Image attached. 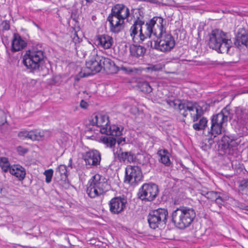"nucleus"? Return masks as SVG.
Returning a JSON list of instances; mask_svg holds the SVG:
<instances>
[{"label":"nucleus","mask_w":248,"mask_h":248,"mask_svg":"<svg viewBox=\"0 0 248 248\" xmlns=\"http://www.w3.org/2000/svg\"><path fill=\"white\" fill-rule=\"evenodd\" d=\"M166 20L161 16H154L145 23L142 18L137 17L129 29L130 36L134 43H142L147 38L155 37V32Z\"/></svg>","instance_id":"f257e3e1"},{"label":"nucleus","mask_w":248,"mask_h":248,"mask_svg":"<svg viewBox=\"0 0 248 248\" xmlns=\"http://www.w3.org/2000/svg\"><path fill=\"white\" fill-rule=\"evenodd\" d=\"M230 119V109L228 106L224 108L220 112L212 116L210 129L202 146L204 150L210 149L212 145L218 140L217 136L221 133L222 128L227 125Z\"/></svg>","instance_id":"f03ea898"},{"label":"nucleus","mask_w":248,"mask_h":248,"mask_svg":"<svg viewBox=\"0 0 248 248\" xmlns=\"http://www.w3.org/2000/svg\"><path fill=\"white\" fill-rule=\"evenodd\" d=\"M130 14L129 9L124 4L118 3L112 6L107 17L110 31L114 33L121 31L124 28V20L129 17Z\"/></svg>","instance_id":"7ed1b4c3"},{"label":"nucleus","mask_w":248,"mask_h":248,"mask_svg":"<svg viewBox=\"0 0 248 248\" xmlns=\"http://www.w3.org/2000/svg\"><path fill=\"white\" fill-rule=\"evenodd\" d=\"M196 217V212L193 207L183 205L172 212L170 220L176 228L184 230L190 226Z\"/></svg>","instance_id":"20e7f679"},{"label":"nucleus","mask_w":248,"mask_h":248,"mask_svg":"<svg viewBox=\"0 0 248 248\" xmlns=\"http://www.w3.org/2000/svg\"><path fill=\"white\" fill-rule=\"evenodd\" d=\"M232 42L227 34L219 29L213 30L209 35L208 46L218 53H229Z\"/></svg>","instance_id":"39448f33"},{"label":"nucleus","mask_w":248,"mask_h":248,"mask_svg":"<svg viewBox=\"0 0 248 248\" xmlns=\"http://www.w3.org/2000/svg\"><path fill=\"white\" fill-rule=\"evenodd\" d=\"M108 117L99 113H94L90 120V124L92 125H96L100 127V132L102 134L112 136H120L122 135L124 127L113 124L108 125Z\"/></svg>","instance_id":"423d86ee"},{"label":"nucleus","mask_w":248,"mask_h":248,"mask_svg":"<svg viewBox=\"0 0 248 248\" xmlns=\"http://www.w3.org/2000/svg\"><path fill=\"white\" fill-rule=\"evenodd\" d=\"M163 23L157 31L155 32V37L153 38L154 46L153 48L162 52L170 51L174 47L175 42L173 36L167 32Z\"/></svg>","instance_id":"0eeeda50"},{"label":"nucleus","mask_w":248,"mask_h":248,"mask_svg":"<svg viewBox=\"0 0 248 248\" xmlns=\"http://www.w3.org/2000/svg\"><path fill=\"white\" fill-rule=\"evenodd\" d=\"M45 57L43 50L33 47L26 51L23 56L22 63L30 72L34 73L44 64Z\"/></svg>","instance_id":"6e6552de"},{"label":"nucleus","mask_w":248,"mask_h":248,"mask_svg":"<svg viewBox=\"0 0 248 248\" xmlns=\"http://www.w3.org/2000/svg\"><path fill=\"white\" fill-rule=\"evenodd\" d=\"M205 105L206 107L204 109L203 106H201L196 101L182 100V102L179 104V111L184 117H186L188 116V111L191 112L195 109L196 114L190 113V115L193 122H196L202 117L207 108L209 107L207 104H205Z\"/></svg>","instance_id":"1a4fd4ad"},{"label":"nucleus","mask_w":248,"mask_h":248,"mask_svg":"<svg viewBox=\"0 0 248 248\" xmlns=\"http://www.w3.org/2000/svg\"><path fill=\"white\" fill-rule=\"evenodd\" d=\"M168 217V211L167 209L158 208L151 211L147 217L149 227L155 230L160 226L165 225Z\"/></svg>","instance_id":"9d476101"},{"label":"nucleus","mask_w":248,"mask_h":248,"mask_svg":"<svg viewBox=\"0 0 248 248\" xmlns=\"http://www.w3.org/2000/svg\"><path fill=\"white\" fill-rule=\"evenodd\" d=\"M240 140L235 135L224 134L218 141V147L224 154L231 155L236 150Z\"/></svg>","instance_id":"9b49d317"},{"label":"nucleus","mask_w":248,"mask_h":248,"mask_svg":"<svg viewBox=\"0 0 248 248\" xmlns=\"http://www.w3.org/2000/svg\"><path fill=\"white\" fill-rule=\"evenodd\" d=\"M159 193L158 186L153 183H144L139 189L138 195L142 201H153Z\"/></svg>","instance_id":"f8f14e48"},{"label":"nucleus","mask_w":248,"mask_h":248,"mask_svg":"<svg viewBox=\"0 0 248 248\" xmlns=\"http://www.w3.org/2000/svg\"><path fill=\"white\" fill-rule=\"evenodd\" d=\"M143 175L140 167L137 166H127L125 170L124 183L136 186L142 180Z\"/></svg>","instance_id":"ddd939ff"},{"label":"nucleus","mask_w":248,"mask_h":248,"mask_svg":"<svg viewBox=\"0 0 248 248\" xmlns=\"http://www.w3.org/2000/svg\"><path fill=\"white\" fill-rule=\"evenodd\" d=\"M103 57L97 54L93 56L86 62V68L89 69L90 72L80 73L81 78L87 77L90 75L98 73L102 69Z\"/></svg>","instance_id":"4468645a"},{"label":"nucleus","mask_w":248,"mask_h":248,"mask_svg":"<svg viewBox=\"0 0 248 248\" xmlns=\"http://www.w3.org/2000/svg\"><path fill=\"white\" fill-rule=\"evenodd\" d=\"M127 199L124 196L114 197L108 203L110 212L113 214L118 215L124 211Z\"/></svg>","instance_id":"2eb2a0df"},{"label":"nucleus","mask_w":248,"mask_h":248,"mask_svg":"<svg viewBox=\"0 0 248 248\" xmlns=\"http://www.w3.org/2000/svg\"><path fill=\"white\" fill-rule=\"evenodd\" d=\"M90 180L101 194L108 190L109 186L106 179L100 174H95Z\"/></svg>","instance_id":"dca6fc26"},{"label":"nucleus","mask_w":248,"mask_h":248,"mask_svg":"<svg viewBox=\"0 0 248 248\" xmlns=\"http://www.w3.org/2000/svg\"><path fill=\"white\" fill-rule=\"evenodd\" d=\"M83 158L86 165L97 166L100 164L101 155L97 150H92L87 152L83 156Z\"/></svg>","instance_id":"f3484780"},{"label":"nucleus","mask_w":248,"mask_h":248,"mask_svg":"<svg viewBox=\"0 0 248 248\" xmlns=\"http://www.w3.org/2000/svg\"><path fill=\"white\" fill-rule=\"evenodd\" d=\"M114 154L120 162H127L130 163L135 162L136 159L134 153L132 152H124L121 148Z\"/></svg>","instance_id":"a211bd4d"},{"label":"nucleus","mask_w":248,"mask_h":248,"mask_svg":"<svg viewBox=\"0 0 248 248\" xmlns=\"http://www.w3.org/2000/svg\"><path fill=\"white\" fill-rule=\"evenodd\" d=\"M97 45L107 49L111 48L114 41L111 36L108 34H100L96 36Z\"/></svg>","instance_id":"6ab92c4d"},{"label":"nucleus","mask_w":248,"mask_h":248,"mask_svg":"<svg viewBox=\"0 0 248 248\" xmlns=\"http://www.w3.org/2000/svg\"><path fill=\"white\" fill-rule=\"evenodd\" d=\"M27 46V43L21 38L18 33H14L12 42L11 50L12 52L18 51Z\"/></svg>","instance_id":"aec40b11"},{"label":"nucleus","mask_w":248,"mask_h":248,"mask_svg":"<svg viewBox=\"0 0 248 248\" xmlns=\"http://www.w3.org/2000/svg\"><path fill=\"white\" fill-rule=\"evenodd\" d=\"M102 69L109 74L117 73L120 70V67L112 60L104 57H103Z\"/></svg>","instance_id":"412c9836"},{"label":"nucleus","mask_w":248,"mask_h":248,"mask_svg":"<svg viewBox=\"0 0 248 248\" xmlns=\"http://www.w3.org/2000/svg\"><path fill=\"white\" fill-rule=\"evenodd\" d=\"M234 45L239 47L241 45H244L248 47V33L245 30H242L238 31L235 38Z\"/></svg>","instance_id":"4be33fe9"},{"label":"nucleus","mask_w":248,"mask_h":248,"mask_svg":"<svg viewBox=\"0 0 248 248\" xmlns=\"http://www.w3.org/2000/svg\"><path fill=\"white\" fill-rule=\"evenodd\" d=\"M248 120V111L241 108H237L235 110L234 121H236L237 124L240 126L245 124L246 121Z\"/></svg>","instance_id":"5701e85b"},{"label":"nucleus","mask_w":248,"mask_h":248,"mask_svg":"<svg viewBox=\"0 0 248 248\" xmlns=\"http://www.w3.org/2000/svg\"><path fill=\"white\" fill-rule=\"evenodd\" d=\"M10 173L17 177L19 181H22L25 177V169L19 165H14L9 169Z\"/></svg>","instance_id":"b1692460"},{"label":"nucleus","mask_w":248,"mask_h":248,"mask_svg":"<svg viewBox=\"0 0 248 248\" xmlns=\"http://www.w3.org/2000/svg\"><path fill=\"white\" fill-rule=\"evenodd\" d=\"M26 139H30L34 140H41L44 137L43 132L39 130L26 131Z\"/></svg>","instance_id":"393cba45"},{"label":"nucleus","mask_w":248,"mask_h":248,"mask_svg":"<svg viewBox=\"0 0 248 248\" xmlns=\"http://www.w3.org/2000/svg\"><path fill=\"white\" fill-rule=\"evenodd\" d=\"M130 54L132 56L139 58L143 56L146 51V49L140 45H133L130 48Z\"/></svg>","instance_id":"a878e982"},{"label":"nucleus","mask_w":248,"mask_h":248,"mask_svg":"<svg viewBox=\"0 0 248 248\" xmlns=\"http://www.w3.org/2000/svg\"><path fill=\"white\" fill-rule=\"evenodd\" d=\"M87 193L91 198H94L101 195L99 192L98 190L97 189V188L95 187V186L93 185V183L90 180L89 181L87 186Z\"/></svg>","instance_id":"bb28decb"},{"label":"nucleus","mask_w":248,"mask_h":248,"mask_svg":"<svg viewBox=\"0 0 248 248\" xmlns=\"http://www.w3.org/2000/svg\"><path fill=\"white\" fill-rule=\"evenodd\" d=\"M208 120L206 118L202 117L200 118L199 122L193 124V128L196 131H200L205 129L207 127Z\"/></svg>","instance_id":"cd10ccee"},{"label":"nucleus","mask_w":248,"mask_h":248,"mask_svg":"<svg viewBox=\"0 0 248 248\" xmlns=\"http://www.w3.org/2000/svg\"><path fill=\"white\" fill-rule=\"evenodd\" d=\"M0 167L4 172L9 171V169L11 168V167L10 166L8 160L6 157L0 158Z\"/></svg>","instance_id":"c85d7f7f"},{"label":"nucleus","mask_w":248,"mask_h":248,"mask_svg":"<svg viewBox=\"0 0 248 248\" xmlns=\"http://www.w3.org/2000/svg\"><path fill=\"white\" fill-rule=\"evenodd\" d=\"M103 142L110 148L113 147L116 142V139L112 137H104L102 139Z\"/></svg>","instance_id":"c756f323"},{"label":"nucleus","mask_w":248,"mask_h":248,"mask_svg":"<svg viewBox=\"0 0 248 248\" xmlns=\"http://www.w3.org/2000/svg\"><path fill=\"white\" fill-rule=\"evenodd\" d=\"M56 173H58L62 179L66 178L67 177V167L64 165H60L56 170Z\"/></svg>","instance_id":"7c9ffc66"},{"label":"nucleus","mask_w":248,"mask_h":248,"mask_svg":"<svg viewBox=\"0 0 248 248\" xmlns=\"http://www.w3.org/2000/svg\"><path fill=\"white\" fill-rule=\"evenodd\" d=\"M139 87L141 91L145 93H149L152 91V88L150 85L149 82L147 81H144L140 83L139 84Z\"/></svg>","instance_id":"2f4dec72"},{"label":"nucleus","mask_w":248,"mask_h":248,"mask_svg":"<svg viewBox=\"0 0 248 248\" xmlns=\"http://www.w3.org/2000/svg\"><path fill=\"white\" fill-rule=\"evenodd\" d=\"M228 200V197L222 193H219L217 196V198H216L215 201L217 204L220 205H222L224 204L225 201Z\"/></svg>","instance_id":"473e14b6"},{"label":"nucleus","mask_w":248,"mask_h":248,"mask_svg":"<svg viewBox=\"0 0 248 248\" xmlns=\"http://www.w3.org/2000/svg\"><path fill=\"white\" fill-rule=\"evenodd\" d=\"M203 192H204L202 191V194L204 195L207 199L211 201H215L219 193L218 192L214 191H207L205 192V193H203Z\"/></svg>","instance_id":"72a5a7b5"},{"label":"nucleus","mask_w":248,"mask_h":248,"mask_svg":"<svg viewBox=\"0 0 248 248\" xmlns=\"http://www.w3.org/2000/svg\"><path fill=\"white\" fill-rule=\"evenodd\" d=\"M161 151H160L161 152ZM160 156V161L162 163L166 166H170L171 164L169 156L167 155H162L161 153H159Z\"/></svg>","instance_id":"f704fd0d"},{"label":"nucleus","mask_w":248,"mask_h":248,"mask_svg":"<svg viewBox=\"0 0 248 248\" xmlns=\"http://www.w3.org/2000/svg\"><path fill=\"white\" fill-rule=\"evenodd\" d=\"M46 176V182L49 183L51 181L52 177L53 174V170L52 169H48L46 170L44 173Z\"/></svg>","instance_id":"c9c22d12"},{"label":"nucleus","mask_w":248,"mask_h":248,"mask_svg":"<svg viewBox=\"0 0 248 248\" xmlns=\"http://www.w3.org/2000/svg\"><path fill=\"white\" fill-rule=\"evenodd\" d=\"M182 102V100H172L170 99H168L166 100V102L167 104L170 107H173L174 108H177L179 110V104Z\"/></svg>","instance_id":"e433bc0d"},{"label":"nucleus","mask_w":248,"mask_h":248,"mask_svg":"<svg viewBox=\"0 0 248 248\" xmlns=\"http://www.w3.org/2000/svg\"><path fill=\"white\" fill-rule=\"evenodd\" d=\"M245 124L240 126L239 131H241L240 134L243 136H247L248 135V120L245 123Z\"/></svg>","instance_id":"4c0bfd02"},{"label":"nucleus","mask_w":248,"mask_h":248,"mask_svg":"<svg viewBox=\"0 0 248 248\" xmlns=\"http://www.w3.org/2000/svg\"><path fill=\"white\" fill-rule=\"evenodd\" d=\"M163 65L160 63L150 65L147 69L152 71H159L163 68Z\"/></svg>","instance_id":"58836bf2"},{"label":"nucleus","mask_w":248,"mask_h":248,"mask_svg":"<svg viewBox=\"0 0 248 248\" xmlns=\"http://www.w3.org/2000/svg\"><path fill=\"white\" fill-rule=\"evenodd\" d=\"M16 151L19 155H24L29 152V149L21 146H19L16 147Z\"/></svg>","instance_id":"ea45409f"},{"label":"nucleus","mask_w":248,"mask_h":248,"mask_svg":"<svg viewBox=\"0 0 248 248\" xmlns=\"http://www.w3.org/2000/svg\"><path fill=\"white\" fill-rule=\"evenodd\" d=\"M2 30L8 31L10 29V26L8 21L4 20L2 22Z\"/></svg>","instance_id":"a19ab883"},{"label":"nucleus","mask_w":248,"mask_h":248,"mask_svg":"<svg viewBox=\"0 0 248 248\" xmlns=\"http://www.w3.org/2000/svg\"><path fill=\"white\" fill-rule=\"evenodd\" d=\"M6 122L5 115L3 112L0 113V125H3Z\"/></svg>","instance_id":"79ce46f5"},{"label":"nucleus","mask_w":248,"mask_h":248,"mask_svg":"<svg viewBox=\"0 0 248 248\" xmlns=\"http://www.w3.org/2000/svg\"><path fill=\"white\" fill-rule=\"evenodd\" d=\"M26 130L19 131L17 134L18 137L22 140L26 139Z\"/></svg>","instance_id":"37998d69"},{"label":"nucleus","mask_w":248,"mask_h":248,"mask_svg":"<svg viewBox=\"0 0 248 248\" xmlns=\"http://www.w3.org/2000/svg\"><path fill=\"white\" fill-rule=\"evenodd\" d=\"M116 142L117 143L119 144L123 145L125 143V138H119L116 140Z\"/></svg>","instance_id":"c03bdc74"},{"label":"nucleus","mask_w":248,"mask_h":248,"mask_svg":"<svg viewBox=\"0 0 248 248\" xmlns=\"http://www.w3.org/2000/svg\"><path fill=\"white\" fill-rule=\"evenodd\" d=\"M88 106V105L85 101H84V100H81L80 103V106L81 108H86Z\"/></svg>","instance_id":"a18cd8bd"},{"label":"nucleus","mask_w":248,"mask_h":248,"mask_svg":"<svg viewBox=\"0 0 248 248\" xmlns=\"http://www.w3.org/2000/svg\"><path fill=\"white\" fill-rule=\"evenodd\" d=\"M241 185L244 188L248 189V179L243 181Z\"/></svg>","instance_id":"49530a36"},{"label":"nucleus","mask_w":248,"mask_h":248,"mask_svg":"<svg viewBox=\"0 0 248 248\" xmlns=\"http://www.w3.org/2000/svg\"><path fill=\"white\" fill-rule=\"evenodd\" d=\"M120 69H121L123 71L125 72H131L132 71L131 70H127V68L125 67H124V66H122L120 68Z\"/></svg>","instance_id":"de8ad7c7"},{"label":"nucleus","mask_w":248,"mask_h":248,"mask_svg":"<svg viewBox=\"0 0 248 248\" xmlns=\"http://www.w3.org/2000/svg\"><path fill=\"white\" fill-rule=\"evenodd\" d=\"M162 152L163 153V155H169V153L168 152V151L166 149H164L163 151H162Z\"/></svg>","instance_id":"09e8293b"},{"label":"nucleus","mask_w":248,"mask_h":248,"mask_svg":"<svg viewBox=\"0 0 248 248\" xmlns=\"http://www.w3.org/2000/svg\"><path fill=\"white\" fill-rule=\"evenodd\" d=\"M87 2H92L93 0H85Z\"/></svg>","instance_id":"8fccbe9b"},{"label":"nucleus","mask_w":248,"mask_h":248,"mask_svg":"<svg viewBox=\"0 0 248 248\" xmlns=\"http://www.w3.org/2000/svg\"><path fill=\"white\" fill-rule=\"evenodd\" d=\"M72 158H70L69 160V162L70 163V164L72 163Z\"/></svg>","instance_id":"3c124183"},{"label":"nucleus","mask_w":248,"mask_h":248,"mask_svg":"<svg viewBox=\"0 0 248 248\" xmlns=\"http://www.w3.org/2000/svg\"><path fill=\"white\" fill-rule=\"evenodd\" d=\"M19 245V246H20V247H26L25 246H21V245Z\"/></svg>","instance_id":"603ef678"},{"label":"nucleus","mask_w":248,"mask_h":248,"mask_svg":"<svg viewBox=\"0 0 248 248\" xmlns=\"http://www.w3.org/2000/svg\"><path fill=\"white\" fill-rule=\"evenodd\" d=\"M246 210L247 211H248V213H247V212H246V213H247V214H248V209H246Z\"/></svg>","instance_id":"864d4df0"}]
</instances>
